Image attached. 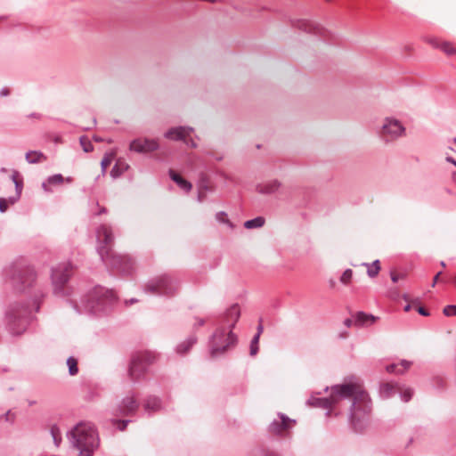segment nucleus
Returning <instances> with one entry per match:
<instances>
[{
  "instance_id": "f257e3e1",
  "label": "nucleus",
  "mask_w": 456,
  "mask_h": 456,
  "mask_svg": "<svg viewBox=\"0 0 456 456\" xmlns=\"http://www.w3.org/2000/svg\"><path fill=\"white\" fill-rule=\"evenodd\" d=\"M342 399L351 402V424L357 431L367 426L370 413V401L363 386L360 382H347L331 387L329 398H313L309 404L316 407L331 408Z\"/></svg>"
},
{
  "instance_id": "f03ea898",
  "label": "nucleus",
  "mask_w": 456,
  "mask_h": 456,
  "mask_svg": "<svg viewBox=\"0 0 456 456\" xmlns=\"http://www.w3.org/2000/svg\"><path fill=\"white\" fill-rule=\"evenodd\" d=\"M71 444L78 456H91L98 444L94 428L89 423H79L71 431Z\"/></svg>"
},
{
  "instance_id": "7ed1b4c3",
  "label": "nucleus",
  "mask_w": 456,
  "mask_h": 456,
  "mask_svg": "<svg viewBox=\"0 0 456 456\" xmlns=\"http://www.w3.org/2000/svg\"><path fill=\"white\" fill-rule=\"evenodd\" d=\"M99 246V253L102 259L111 267H119L121 262L126 260V256L116 255L111 246L113 243V236L111 229L107 225H102L97 234Z\"/></svg>"
},
{
  "instance_id": "20e7f679",
  "label": "nucleus",
  "mask_w": 456,
  "mask_h": 456,
  "mask_svg": "<svg viewBox=\"0 0 456 456\" xmlns=\"http://www.w3.org/2000/svg\"><path fill=\"white\" fill-rule=\"evenodd\" d=\"M72 273V265L63 264L53 269L52 285L53 293L57 296H66L69 292L68 281Z\"/></svg>"
},
{
  "instance_id": "39448f33",
  "label": "nucleus",
  "mask_w": 456,
  "mask_h": 456,
  "mask_svg": "<svg viewBox=\"0 0 456 456\" xmlns=\"http://www.w3.org/2000/svg\"><path fill=\"white\" fill-rule=\"evenodd\" d=\"M237 341L236 336L232 330L225 329H218L213 336L211 343V354L216 356L225 352L231 346Z\"/></svg>"
},
{
  "instance_id": "423d86ee",
  "label": "nucleus",
  "mask_w": 456,
  "mask_h": 456,
  "mask_svg": "<svg viewBox=\"0 0 456 456\" xmlns=\"http://www.w3.org/2000/svg\"><path fill=\"white\" fill-rule=\"evenodd\" d=\"M153 362V357L144 354L134 358L129 368V377L132 380H139L145 374L146 368Z\"/></svg>"
},
{
  "instance_id": "0eeeda50",
  "label": "nucleus",
  "mask_w": 456,
  "mask_h": 456,
  "mask_svg": "<svg viewBox=\"0 0 456 456\" xmlns=\"http://www.w3.org/2000/svg\"><path fill=\"white\" fill-rule=\"evenodd\" d=\"M405 134V127L402 123L391 118H387L381 129V135L388 140H395Z\"/></svg>"
},
{
  "instance_id": "6e6552de",
  "label": "nucleus",
  "mask_w": 456,
  "mask_h": 456,
  "mask_svg": "<svg viewBox=\"0 0 456 456\" xmlns=\"http://www.w3.org/2000/svg\"><path fill=\"white\" fill-rule=\"evenodd\" d=\"M9 326L12 333L21 334L27 327V318L24 314L12 311L8 314Z\"/></svg>"
},
{
  "instance_id": "1a4fd4ad",
  "label": "nucleus",
  "mask_w": 456,
  "mask_h": 456,
  "mask_svg": "<svg viewBox=\"0 0 456 456\" xmlns=\"http://www.w3.org/2000/svg\"><path fill=\"white\" fill-rule=\"evenodd\" d=\"M159 148V143L155 140L136 139L130 143V150L137 152H151Z\"/></svg>"
},
{
  "instance_id": "9d476101",
  "label": "nucleus",
  "mask_w": 456,
  "mask_h": 456,
  "mask_svg": "<svg viewBox=\"0 0 456 456\" xmlns=\"http://www.w3.org/2000/svg\"><path fill=\"white\" fill-rule=\"evenodd\" d=\"M191 132H192V128H190V127H185V126L173 127V128L169 129L165 134V136L170 140H182V141H184L186 143H188L186 139L188 136H190Z\"/></svg>"
},
{
  "instance_id": "9b49d317",
  "label": "nucleus",
  "mask_w": 456,
  "mask_h": 456,
  "mask_svg": "<svg viewBox=\"0 0 456 456\" xmlns=\"http://www.w3.org/2000/svg\"><path fill=\"white\" fill-rule=\"evenodd\" d=\"M428 43L435 48L441 50L447 56L456 55V44L453 42L431 39Z\"/></svg>"
},
{
  "instance_id": "f8f14e48",
  "label": "nucleus",
  "mask_w": 456,
  "mask_h": 456,
  "mask_svg": "<svg viewBox=\"0 0 456 456\" xmlns=\"http://www.w3.org/2000/svg\"><path fill=\"white\" fill-rule=\"evenodd\" d=\"M71 183L72 179L70 177H63L61 175H54L50 176L45 182L42 183V188L45 191L50 192L53 191V187L61 186L63 183Z\"/></svg>"
},
{
  "instance_id": "ddd939ff",
  "label": "nucleus",
  "mask_w": 456,
  "mask_h": 456,
  "mask_svg": "<svg viewBox=\"0 0 456 456\" xmlns=\"http://www.w3.org/2000/svg\"><path fill=\"white\" fill-rule=\"evenodd\" d=\"M138 403L134 396H127L123 399L119 406V412L122 416L133 414L136 411Z\"/></svg>"
},
{
  "instance_id": "4468645a",
  "label": "nucleus",
  "mask_w": 456,
  "mask_h": 456,
  "mask_svg": "<svg viewBox=\"0 0 456 456\" xmlns=\"http://www.w3.org/2000/svg\"><path fill=\"white\" fill-rule=\"evenodd\" d=\"M240 316V310L238 305H232L226 312L224 319L228 324L229 330L232 331L236 322Z\"/></svg>"
},
{
  "instance_id": "2eb2a0df",
  "label": "nucleus",
  "mask_w": 456,
  "mask_h": 456,
  "mask_svg": "<svg viewBox=\"0 0 456 456\" xmlns=\"http://www.w3.org/2000/svg\"><path fill=\"white\" fill-rule=\"evenodd\" d=\"M168 280L166 277H161L154 282H151L147 285L146 290L151 293H162L166 292Z\"/></svg>"
},
{
  "instance_id": "dca6fc26",
  "label": "nucleus",
  "mask_w": 456,
  "mask_h": 456,
  "mask_svg": "<svg viewBox=\"0 0 456 456\" xmlns=\"http://www.w3.org/2000/svg\"><path fill=\"white\" fill-rule=\"evenodd\" d=\"M107 298H114L113 292L105 291L103 292L102 289L100 291L95 292V295L92 297V301L89 303V309L91 311H98L100 307L94 305V300L103 301Z\"/></svg>"
},
{
  "instance_id": "f3484780",
  "label": "nucleus",
  "mask_w": 456,
  "mask_h": 456,
  "mask_svg": "<svg viewBox=\"0 0 456 456\" xmlns=\"http://www.w3.org/2000/svg\"><path fill=\"white\" fill-rule=\"evenodd\" d=\"M293 421L284 415L281 416V422H274L272 429L274 433L281 434L292 426Z\"/></svg>"
},
{
  "instance_id": "a211bd4d",
  "label": "nucleus",
  "mask_w": 456,
  "mask_h": 456,
  "mask_svg": "<svg viewBox=\"0 0 456 456\" xmlns=\"http://www.w3.org/2000/svg\"><path fill=\"white\" fill-rule=\"evenodd\" d=\"M281 183L279 181L273 180V181L268 182L263 185H260L258 187V191L260 193H264V194H272V193L278 191L279 189L281 188Z\"/></svg>"
},
{
  "instance_id": "6ab92c4d",
  "label": "nucleus",
  "mask_w": 456,
  "mask_h": 456,
  "mask_svg": "<svg viewBox=\"0 0 456 456\" xmlns=\"http://www.w3.org/2000/svg\"><path fill=\"white\" fill-rule=\"evenodd\" d=\"M25 159L30 164H37L45 161L46 156L41 151H31L26 153Z\"/></svg>"
},
{
  "instance_id": "aec40b11",
  "label": "nucleus",
  "mask_w": 456,
  "mask_h": 456,
  "mask_svg": "<svg viewBox=\"0 0 456 456\" xmlns=\"http://www.w3.org/2000/svg\"><path fill=\"white\" fill-rule=\"evenodd\" d=\"M170 177L174 182H175L178 184V186L182 190L185 191H191L192 187L191 183L183 179L180 175L176 174L175 171H170Z\"/></svg>"
},
{
  "instance_id": "412c9836",
  "label": "nucleus",
  "mask_w": 456,
  "mask_h": 456,
  "mask_svg": "<svg viewBox=\"0 0 456 456\" xmlns=\"http://www.w3.org/2000/svg\"><path fill=\"white\" fill-rule=\"evenodd\" d=\"M411 363L407 361H402L399 364H390L387 366V371L389 373L403 374Z\"/></svg>"
},
{
  "instance_id": "4be33fe9",
  "label": "nucleus",
  "mask_w": 456,
  "mask_h": 456,
  "mask_svg": "<svg viewBox=\"0 0 456 456\" xmlns=\"http://www.w3.org/2000/svg\"><path fill=\"white\" fill-rule=\"evenodd\" d=\"M376 318L371 314H366L362 312H359L355 315L354 325L362 326L366 323H373Z\"/></svg>"
},
{
  "instance_id": "5701e85b",
  "label": "nucleus",
  "mask_w": 456,
  "mask_h": 456,
  "mask_svg": "<svg viewBox=\"0 0 456 456\" xmlns=\"http://www.w3.org/2000/svg\"><path fill=\"white\" fill-rule=\"evenodd\" d=\"M127 167L128 166L125 162L118 159L112 168L110 175L112 177L116 178L119 176L125 170H126Z\"/></svg>"
},
{
  "instance_id": "b1692460",
  "label": "nucleus",
  "mask_w": 456,
  "mask_h": 456,
  "mask_svg": "<svg viewBox=\"0 0 456 456\" xmlns=\"http://www.w3.org/2000/svg\"><path fill=\"white\" fill-rule=\"evenodd\" d=\"M265 220L264 217L258 216L256 218L246 221L244 223V226L247 229L259 228L265 224Z\"/></svg>"
},
{
  "instance_id": "393cba45",
  "label": "nucleus",
  "mask_w": 456,
  "mask_h": 456,
  "mask_svg": "<svg viewBox=\"0 0 456 456\" xmlns=\"http://www.w3.org/2000/svg\"><path fill=\"white\" fill-rule=\"evenodd\" d=\"M147 411H157L160 409V400L156 397L149 398L144 405Z\"/></svg>"
},
{
  "instance_id": "a878e982",
  "label": "nucleus",
  "mask_w": 456,
  "mask_h": 456,
  "mask_svg": "<svg viewBox=\"0 0 456 456\" xmlns=\"http://www.w3.org/2000/svg\"><path fill=\"white\" fill-rule=\"evenodd\" d=\"M115 155H116V153L114 151L108 152L104 155V157L101 162V166H102V169L103 173L106 171L107 167L113 161Z\"/></svg>"
},
{
  "instance_id": "bb28decb",
  "label": "nucleus",
  "mask_w": 456,
  "mask_h": 456,
  "mask_svg": "<svg viewBox=\"0 0 456 456\" xmlns=\"http://www.w3.org/2000/svg\"><path fill=\"white\" fill-rule=\"evenodd\" d=\"M368 267V274L370 277H375L380 271V263L375 260L371 265H366Z\"/></svg>"
},
{
  "instance_id": "cd10ccee",
  "label": "nucleus",
  "mask_w": 456,
  "mask_h": 456,
  "mask_svg": "<svg viewBox=\"0 0 456 456\" xmlns=\"http://www.w3.org/2000/svg\"><path fill=\"white\" fill-rule=\"evenodd\" d=\"M67 364L69 366V374L72 376L76 375L78 371L77 361L74 357H69L67 360Z\"/></svg>"
},
{
  "instance_id": "c85d7f7f",
  "label": "nucleus",
  "mask_w": 456,
  "mask_h": 456,
  "mask_svg": "<svg viewBox=\"0 0 456 456\" xmlns=\"http://www.w3.org/2000/svg\"><path fill=\"white\" fill-rule=\"evenodd\" d=\"M51 435L54 444L58 446L61 442V433L56 426L51 427Z\"/></svg>"
},
{
  "instance_id": "c756f323",
  "label": "nucleus",
  "mask_w": 456,
  "mask_h": 456,
  "mask_svg": "<svg viewBox=\"0 0 456 456\" xmlns=\"http://www.w3.org/2000/svg\"><path fill=\"white\" fill-rule=\"evenodd\" d=\"M353 278V271L351 269H346L340 277V281L345 284L348 285L351 282V280Z\"/></svg>"
},
{
  "instance_id": "7c9ffc66",
  "label": "nucleus",
  "mask_w": 456,
  "mask_h": 456,
  "mask_svg": "<svg viewBox=\"0 0 456 456\" xmlns=\"http://www.w3.org/2000/svg\"><path fill=\"white\" fill-rule=\"evenodd\" d=\"M258 341H259V334H256L250 345V355L255 356L258 352Z\"/></svg>"
},
{
  "instance_id": "2f4dec72",
  "label": "nucleus",
  "mask_w": 456,
  "mask_h": 456,
  "mask_svg": "<svg viewBox=\"0 0 456 456\" xmlns=\"http://www.w3.org/2000/svg\"><path fill=\"white\" fill-rule=\"evenodd\" d=\"M80 144L86 152H90L93 151V145L87 137L82 136L80 138Z\"/></svg>"
},
{
  "instance_id": "473e14b6",
  "label": "nucleus",
  "mask_w": 456,
  "mask_h": 456,
  "mask_svg": "<svg viewBox=\"0 0 456 456\" xmlns=\"http://www.w3.org/2000/svg\"><path fill=\"white\" fill-rule=\"evenodd\" d=\"M397 390L402 394V398L404 402H408L413 395V391L409 387L403 389L397 388Z\"/></svg>"
},
{
  "instance_id": "72a5a7b5",
  "label": "nucleus",
  "mask_w": 456,
  "mask_h": 456,
  "mask_svg": "<svg viewBox=\"0 0 456 456\" xmlns=\"http://www.w3.org/2000/svg\"><path fill=\"white\" fill-rule=\"evenodd\" d=\"M12 179L13 183H15L17 190H20V188L22 185V179L20 175V173L18 171H14L12 173Z\"/></svg>"
},
{
  "instance_id": "f704fd0d",
  "label": "nucleus",
  "mask_w": 456,
  "mask_h": 456,
  "mask_svg": "<svg viewBox=\"0 0 456 456\" xmlns=\"http://www.w3.org/2000/svg\"><path fill=\"white\" fill-rule=\"evenodd\" d=\"M443 313L446 316H455L456 315V305L445 306L444 308Z\"/></svg>"
},
{
  "instance_id": "c9c22d12",
  "label": "nucleus",
  "mask_w": 456,
  "mask_h": 456,
  "mask_svg": "<svg viewBox=\"0 0 456 456\" xmlns=\"http://www.w3.org/2000/svg\"><path fill=\"white\" fill-rule=\"evenodd\" d=\"M112 422H113V425H115L120 431H124L128 423L127 420H117V419H114Z\"/></svg>"
},
{
  "instance_id": "e433bc0d",
  "label": "nucleus",
  "mask_w": 456,
  "mask_h": 456,
  "mask_svg": "<svg viewBox=\"0 0 456 456\" xmlns=\"http://www.w3.org/2000/svg\"><path fill=\"white\" fill-rule=\"evenodd\" d=\"M391 280L394 281V282H396L399 279H405L406 275L402 273V274H399L395 272H391Z\"/></svg>"
},
{
  "instance_id": "4c0bfd02",
  "label": "nucleus",
  "mask_w": 456,
  "mask_h": 456,
  "mask_svg": "<svg viewBox=\"0 0 456 456\" xmlns=\"http://www.w3.org/2000/svg\"><path fill=\"white\" fill-rule=\"evenodd\" d=\"M382 388L384 392L389 395V393L395 389V386L391 383H386L383 385Z\"/></svg>"
},
{
  "instance_id": "58836bf2",
  "label": "nucleus",
  "mask_w": 456,
  "mask_h": 456,
  "mask_svg": "<svg viewBox=\"0 0 456 456\" xmlns=\"http://www.w3.org/2000/svg\"><path fill=\"white\" fill-rule=\"evenodd\" d=\"M191 345L190 344H187L186 346L184 345H180L177 348V351L181 354H183L185 352H187L190 348Z\"/></svg>"
},
{
  "instance_id": "ea45409f",
  "label": "nucleus",
  "mask_w": 456,
  "mask_h": 456,
  "mask_svg": "<svg viewBox=\"0 0 456 456\" xmlns=\"http://www.w3.org/2000/svg\"><path fill=\"white\" fill-rule=\"evenodd\" d=\"M8 206L6 203V200L4 199H0V211L4 212L6 211Z\"/></svg>"
},
{
  "instance_id": "a19ab883",
  "label": "nucleus",
  "mask_w": 456,
  "mask_h": 456,
  "mask_svg": "<svg viewBox=\"0 0 456 456\" xmlns=\"http://www.w3.org/2000/svg\"><path fill=\"white\" fill-rule=\"evenodd\" d=\"M418 312H419L421 315H423V316H428V315H429L428 312L425 308H423V307H419V308H418Z\"/></svg>"
},
{
  "instance_id": "79ce46f5",
  "label": "nucleus",
  "mask_w": 456,
  "mask_h": 456,
  "mask_svg": "<svg viewBox=\"0 0 456 456\" xmlns=\"http://www.w3.org/2000/svg\"><path fill=\"white\" fill-rule=\"evenodd\" d=\"M344 324L346 326V327H351L352 325H354V321L352 320V319H346L345 322H344Z\"/></svg>"
},
{
  "instance_id": "37998d69",
  "label": "nucleus",
  "mask_w": 456,
  "mask_h": 456,
  "mask_svg": "<svg viewBox=\"0 0 456 456\" xmlns=\"http://www.w3.org/2000/svg\"><path fill=\"white\" fill-rule=\"evenodd\" d=\"M445 159H446V161L453 164L456 167V160L453 158L447 156Z\"/></svg>"
},
{
  "instance_id": "c03bdc74",
  "label": "nucleus",
  "mask_w": 456,
  "mask_h": 456,
  "mask_svg": "<svg viewBox=\"0 0 456 456\" xmlns=\"http://www.w3.org/2000/svg\"><path fill=\"white\" fill-rule=\"evenodd\" d=\"M440 275H441V273H438L435 276L434 281H433V284H432V286H433V287H434V286L436 285V283L437 282V281H438V279H439Z\"/></svg>"
},
{
  "instance_id": "a18cd8bd",
  "label": "nucleus",
  "mask_w": 456,
  "mask_h": 456,
  "mask_svg": "<svg viewBox=\"0 0 456 456\" xmlns=\"http://www.w3.org/2000/svg\"><path fill=\"white\" fill-rule=\"evenodd\" d=\"M5 418H6V420H11L13 419V414H12L10 411H8L6 414H5Z\"/></svg>"
},
{
  "instance_id": "49530a36",
  "label": "nucleus",
  "mask_w": 456,
  "mask_h": 456,
  "mask_svg": "<svg viewBox=\"0 0 456 456\" xmlns=\"http://www.w3.org/2000/svg\"><path fill=\"white\" fill-rule=\"evenodd\" d=\"M262 331H263V326L260 324V325L258 326V328H257V333H256V334H259V336H260V335H261V333H262Z\"/></svg>"
},
{
  "instance_id": "de8ad7c7",
  "label": "nucleus",
  "mask_w": 456,
  "mask_h": 456,
  "mask_svg": "<svg viewBox=\"0 0 456 456\" xmlns=\"http://www.w3.org/2000/svg\"><path fill=\"white\" fill-rule=\"evenodd\" d=\"M452 181L456 183V172H453V173L452 174Z\"/></svg>"
},
{
  "instance_id": "09e8293b",
  "label": "nucleus",
  "mask_w": 456,
  "mask_h": 456,
  "mask_svg": "<svg viewBox=\"0 0 456 456\" xmlns=\"http://www.w3.org/2000/svg\"><path fill=\"white\" fill-rule=\"evenodd\" d=\"M411 306L410 304H408L405 307H404V311L405 312H409L411 310Z\"/></svg>"
},
{
  "instance_id": "8fccbe9b",
  "label": "nucleus",
  "mask_w": 456,
  "mask_h": 456,
  "mask_svg": "<svg viewBox=\"0 0 456 456\" xmlns=\"http://www.w3.org/2000/svg\"><path fill=\"white\" fill-rule=\"evenodd\" d=\"M452 281L456 286V275L452 278Z\"/></svg>"
},
{
  "instance_id": "3c124183",
  "label": "nucleus",
  "mask_w": 456,
  "mask_h": 456,
  "mask_svg": "<svg viewBox=\"0 0 456 456\" xmlns=\"http://www.w3.org/2000/svg\"><path fill=\"white\" fill-rule=\"evenodd\" d=\"M94 140H95V141H97V142L102 141V139H101V138H99V137H97V136H95V137H94Z\"/></svg>"
},
{
  "instance_id": "603ef678",
  "label": "nucleus",
  "mask_w": 456,
  "mask_h": 456,
  "mask_svg": "<svg viewBox=\"0 0 456 456\" xmlns=\"http://www.w3.org/2000/svg\"><path fill=\"white\" fill-rule=\"evenodd\" d=\"M403 299L404 300H408L409 299L408 296L407 295H403Z\"/></svg>"
},
{
  "instance_id": "864d4df0",
  "label": "nucleus",
  "mask_w": 456,
  "mask_h": 456,
  "mask_svg": "<svg viewBox=\"0 0 456 456\" xmlns=\"http://www.w3.org/2000/svg\"><path fill=\"white\" fill-rule=\"evenodd\" d=\"M5 20V17H0V21Z\"/></svg>"
},
{
  "instance_id": "5fc2aeb1",
  "label": "nucleus",
  "mask_w": 456,
  "mask_h": 456,
  "mask_svg": "<svg viewBox=\"0 0 456 456\" xmlns=\"http://www.w3.org/2000/svg\"><path fill=\"white\" fill-rule=\"evenodd\" d=\"M443 267H445V264L444 262L441 263Z\"/></svg>"
},
{
  "instance_id": "6e6d98bb",
  "label": "nucleus",
  "mask_w": 456,
  "mask_h": 456,
  "mask_svg": "<svg viewBox=\"0 0 456 456\" xmlns=\"http://www.w3.org/2000/svg\"><path fill=\"white\" fill-rule=\"evenodd\" d=\"M55 142H61V140L59 138H56Z\"/></svg>"
},
{
  "instance_id": "4d7b16f0",
  "label": "nucleus",
  "mask_w": 456,
  "mask_h": 456,
  "mask_svg": "<svg viewBox=\"0 0 456 456\" xmlns=\"http://www.w3.org/2000/svg\"><path fill=\"white\" fill-rule=\"evenodd\" d=\"M219 216H225V214L221 213V214H219Z\"/></svg>"
},
{
  "instance_id": "13d9d810",
  "label": "nucleus",
  "mask_w": 456,
  "mask_h": 456,
  "mask_svg": "<svg viewBox=\"0 0 456 456\" xmlns=\"http://www.w3.org/2000/svg\"><path fill=\"white\" fill-rule=\"evenodd\" d=\"M453 142L456 144V137L453 139Z\"/></svg>"
}]
</instances>
